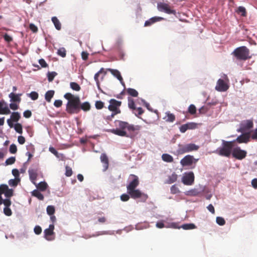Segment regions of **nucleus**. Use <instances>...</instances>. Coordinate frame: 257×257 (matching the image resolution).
I'll return each mask as SVG.
<instances>
[{
	"label": "nucleus",
	"mask_w": 257,
	"mask_h": 257,
	"mask_svg": "<svg viewBox=\"0 0 257 257\" xmlns=\"http://www.w3.org/2000/svg\"><path fill=\"white\" fill-rule=\"evenodd\" d=\"M65 169H66L65 175L68 177L71 176L72 174V169L68 166H66Z\"/></svg>",
	"instance_id": "e2e57ef3"
},
{
	"label": "nucleus",
	"mask_w": 257,
	"mask_h": 257,
	"mask_svg": "<svg viewBox=\"0 0 257 257\" xmlns=\"http://www.w3.org/2000/svg\"><path fill=\"white\" fill-rule=\"evenodd\" d=\"M162 159L164 162L167 163H171L173 161V157L168 154H163L162 156Z\"/></svg>",
	"instance_id": "7c9ffc66"
},
{
	"label": "nucleus",
	"mask_w": 257,
	"mask_h": 257,
	"mask_svg": "<svg viewBox=\"0 0 257 257\" xmlns=\"http://www.w3.org/2000/svg\"><path fill=\"white\" fill-rule=\"evenodd\" d=\"M149 226L148 223L145 222L144 224H138L136 225V228L137 230L146 228Z\"/></svg>",
	"instance_id": "09e8293b"
},
{
	"label": "nucleus",
	"mask_w": 257,
	"mask_h": 257,
	"mask_svg": "<svg viewBox=\"0 0 257 257\" xmlns=\"http://www.w3.org/2000/svg\"><path fill=\"white\" fill-rule=\"evenodd\" d=\"M234 141H222V147L216 150V153L220 156L228 157L230 156L233 148Z\"/></svg>",
	"instance_id": "7ed1b4c3"
},
{
	"label": "nucleus",
	"mask_w": 257,
	"mask_h": 257,
	"mask_svg": "<svg viewBox=\"0 0 257 257\" xmlns=\"http://www.w3.org/2000/svg\"><path fill=\"white\" fill-rule=\"evenodd\" d=\"M13 127L18 133L20 134H22L23 133L22 125L21 123H15V124H14Z\"/></svg>",
	"instance_id": "4c0bfd02"
},
{
	"label": "nucleus",
	"mask_w": 257,
	"mask_h": 257,
	"mask_svg": "<svg viewBox=\"0 0 257 257\" xmlns=\"http://www.w3.org/2000/svg\"><path fill=\"white\" fill-rule=\"evenodd\" d=\"M21 94H15L13 92L11 93L9 96L11 99V101L17 102L19 103L21 101L20 96Z\"/></svg>",
	"instance_id": "bb28decb"
},
{
	"label": "nucleus",
	"mask_w": 257,
	"mask_h": 257,
	"mask_svg": "<svg viewBox=\"0 0 257 257\" xmlns=\"http://www.w3.org/2000/svg\"><path fill=\"white\" fill-rule=\"evenodd\" d=\"M13 189H10L6 184H2L0 185V205L2 204V202L5 199L2 198V194H4L6 197V199H10L13 195Z\"/></svg>",
	"instance_id": "6e6552de"
},
{
	"label": "nucleus",
	"mask_w": 257,
	"mask_h": 257,
	"mask_svg": "<svg viewBox=\"0 0 257 257\" xmlns=\"http://www.w3.org/2000/svg\"><path fill=\"white\" fill-rule=\"evenodd\" d=\"M233 55L237 60H246L250 59L249 50L246 46H241L234 49Z\"/></svg>",
	"instance_id": "f03ea898"
},
{
	"label": "nucleus",
	"mask_w": 257,
	"mask_h": 257,
	"mask_svg": "<svg viewBox=\"0 0 257 257\" xmlns=\"http://www.w3.org/2000/svg\"><path fill=\"white\" fill-rule=\"evenodd\" d=\"M177 180V174L174 173L171 176H169L168 179L166 181V183L168 184H172L175 182Z\"/></svg>",
	"instance_id": "e433bc0d"
},
{
	"label": "nucleus",
	"mask_w": 257,
	"mask_h": 257,
	"mask_svg": "<svg viewBox=\"0 0 257 257\" xmlns=\"http://www.w3.org/2000/svg\"><path fill=\"white\" fill-rule=\"evenodd\" d=\"M54 94V91L53 90H49L46 93L45 95V98L46 101L48 102H50L52 98L53 97Z\"/></svg>",
	"instance_id": "72a5a7b5"
},
{
	"label": "nucleus",
	"mask_w": 257,
	"mask_h": 257,
	"mask_svg": "<svg viewBox=\"0 0 257 257\" xmlns=\"http://www.w3.org/2000/svg\"><path fill=\"white\" fill-rule=\"evenodd\" d=\"M130 196L128 193H124L120 196V199L122 201H127L129 200Z\"/></svg>",
	"instance_id": "052dcab7"
},
{
	"label": "nucleus",
	"mask_w": 257,
	"mask_h": 257,
	"mask_svg": "<svg viewBox=\"0 0 257 257\" xmlns=\"http://www.w3.org/2000/svg\"><path fill=\"white\" fill-rule=\"evenodd\" d=\"M198 127V124L194 122H188L182 125L180 128V131L184 133L188 130H194Z\"/></svg>",
	"instance_id": "dca6fc26"
},
{
	"label": "nucleus",
	"mask_w": 257,
	"mask_h": 257,
	"mask_svg": "<svg viewBox=\"0 0 257 257\" xmlns=\"http://www.w3.org/2000/svg\"><path fill=\"white\" fill-rule=\"evenodd\" d=\"M235 12L238 15H240L242 17H246L247 15V12L245 8L242 6L238 7L235 10Z\"/></svg>",
	"instance_id": "cd10ccee"
},
{
	"label": "nucleus",
	"mask_w": 257,
	"mask_h": 257,
	"mask_svg": "<svg viewBox=\"0 0 257 257\" xmlns=\"http://www.w3.org/2000/svg\"><path fill=\"white\" fill-rule=\"evenodd\" d=\"M57 75L55 72H48L47 74L48 80L49 82L52 81Z\"/></svg>",
	"instance_id": "de8ad7c7"
},
{
	"label": "nucleus",
	"mask_w": 257,
	"mask_h": 257,
	"mask_svg": "<svg viewBox=\"0 0 257 257\" xmlns=\"http://www.w3.org/2000/svg\"><path fill=\"white\" fill-rule=\"evenodd\" d=\"M16 158L14 157H11L6 160L5 161L6 165H12L15 163Z\"/></svg>",
	"instance_id": "5fc2aeb1"
},
{
	"label": "nucleus",
	"mask_w": 257,
	"mask_h": 257,
	"mask_svg": "<svg viewBox=\"0 0 257 257\" xmlns=\"http://www.w3.org/2000/svg\"><path fill=\"white\" fill-rule=\"evenodd\" d=\"M47 213L49 215L54 214L55 211V209L53 205H48L46 208Z\"/></svg>",
	"instance_id": "a19ab883"
},
{
	"label": "nucleus",
	"mask_w": 257,
	"mask_h": 257,
	"mask_svg": "<svg viewBox=\"0 0 257 257\" xmlns=\"http://www.w3.org/2000/svg\"><path fill=\"white\" fill-rule=\"evenodd\" d=\"M120 105L121 101H117L114 99H111L109 100V105L108 108L110 111H112V113L110 115L107 116V119H111L115 115L120 112L119 108Z\"/></svg>",
	"instance_id": "423d86ee"
},
{
	"label": "nucleus",
	"mask_w": 257,
	"mask_h": 257,
	"mask_svg": "<svg viewBox=\"0 0 257 257\" xmlns=\"http://www.w3.org/2000/svg\"><path fill=\"white\" fill-rule=\"evenodd\" d=\"M157 9L159 11L168 14L175 15L176 11L173 10L171 5L164 2H160L157 4Z\"/></svg>",
	"instance_id": "1a4fd4ad"
},
{
	"label": "nucleus",
	"mask_w": 257,
	"mask_h": 257,
	"mask_svg": "<svg viewBox=\"0 0 257 257\" xmlns=\"http://www.w3.org/2000/svg\"><path fill=\"white\" fill-rule=\"evenodd\" d=\"M28 95L33 100H36L38 98V94L35 91H32Z\"/></svg>",
	"instance_id": "6e6d98bb"
},
{
	"label": "nucleus",
	"mask_w": 257,
	"mask_h": 257,
	"mask_svg": "<svg viewBox=\"0 0 257 257\" xmlns=\"http://www.w3.org/2000/svg\"><path fill=\"white\" fill-rule=\"evenodd\" d=\"M100 161L103 164V171H105L108 167V159L106 155L102 153L100 156Z\"/></svg>",
	"instance_id": "412c9836"
},
{
	"label": "nucleus",
	"mask_w": 257,
	"mask_h": 257,
	"mask_svg": "<svg viewBox=\"0 0 257 257\" xmlns=\"http://www.w3.org/2000/svg\"><path fill=\"white\" fill-rule=\"evenodd\" d=\"M253 126V121L251 120H246L241 123V126L240 127V131L244 132L246 131Z\"/></svg>",
	"instance_id": "aec40b11"
},
{
	"label": "nucleus",
	"mask_w": 257,
	"mask_h": 257,
	"mask_svg": "<svg viewBox=\"0 0 257 257\" xmlns=\"http://www.w3.org/2000/svg\"><path fill=\"white\" fill-rule=\"evenodd\" d=\"M64 97L65 99L68 100V101H70L71 100H72L73 99H74V98H77L79 96H74V95L70 93H67L64 95Z\"/></svg>",
	"instance_id": "8fccbe9b"
},
{
	"label": "nucleus",
	"mask_w": 257,
	"mask_h": 257,
	"mask_svg": "<svg viewBox=\"0 0 257 257\" xmlns=\"http://www.w3.org/2000/svg\"><path fill=\"white\" fill-rule=\"evenodd\" d=\"M4 38L5 39V40L7 42H8V43H10L11 42H12L13 41V38L11 36H9L8 34H5L4 35Z\"/></svg>",
	"instance_id": "69168bd1"
},
{
	"label": "nucleus",
	"mask_w": 257,
	"mask_h": 257,
	"mask_svg": "<svg viewBox=\"0 0 257 257\" xmlns=\"http://www.w3.org/2000/svg\"><path fill=\"white\" fill-rule=\"evenodd\" d=\"M35 185L39 190L42 191H45L48 187V185L45 182H41L37 185L36 184Z\"/></svg>",
	"instance_id": "2f4dec72"
},
{
	"label": "nucleus",
	"mask_w": 257,
	"mask_h": 257,
	"mask_svg": "<svg viewBox=\"0 0 257 257\" xmlns=\"http://www.w3.org/2000/svg\"><path fill=\"white\" fill-rule=\"evenodd\" d=\"M45 238L49 241L53 240L54 237L52 236L54 234V231L50 230L48 228L44 230V231Z\"/></svg>",
	"instance_id": "393cba45"
},
{
	"label": "nucleus",
	"mask_w": 257,
	"mask_h": 257,
	"mask_svg": "<svg viewBox=\"0 0 257 257\" xmlns=\"http://www.w3.org/2000/svg\"><path fill=\"white\" fill-rule=\"evenodd\" d=\"M209 109L207 106H203L199 109V113L205 114L209 110Z\"/></svg>",
	"instance_id": "864d4df0"
},
{
	"label": "nucleus",
	"mask_w": 257,
	"mask_h": 257,
	"mask_svg": "<svg viewBox=\"0 0 257 257\" xmlns=\"http://www.w3.org/2000/svg\"><path fill=\"white\" fill-rule=\"evenodd\" d=\"M127 93L133 97H137L138 95V91L133 88H129L127 90Z\"/></svg>",
	"instance_id": "79ce46f5"
},
{
	"label": "nucleus",
	"mask_w": 257,
	"mask_h": 257,
	"mask_svg": "<svg viewBox=\"0 0 257 257\" xmlns=\"http://www.w3.org/2000/svg\"><path fill=\"white\" fill-rule=\"evenodd\" d=\"M90 109V105L88 102H85L81 104L80 103V110L82 109L83 111H87Z\"/></svg>",
	"instance_id": "473e14b6"
},
{
	"label": "nucleus",
	"mask_w": 257,
	"mask_h": 257,
	"mask_svg": "<svg viewBox=\"0 0 257 257\" xmlns=\"http://www.w3.org/2000/svg\"><path fill=\"white\" fill-rule=\"evenodd\" d=\"M72 100L68 101L66 104L67 112L70 114L77 113L80 111V98H74Z\"/></svg>",
	"instance_id": "20e7f679"
},
{
	"label": "nucleus",
	"mask_w": 257,
	"mask_h": 257,
	"mask_svg": "<svg viewBox=\"0 0 257 257\" xmlns=\"http://www.w3.org/2000/svg\"><path fill=\"white\" fill-rule=\"evenodd\" d=\"M57 54L63 58L65 57L66 55L65 49L64 47L60 48L58 50Z\"/></svg>",
	"instance_id": "c03bdc74"
},
{
	"label": "nucleus",
	"mask_w": 257,
	"mask_h": 257,
	"mask_svg": "<svg viewBox=\"0 0 257 257\" xmlns=\"http://www.w3.org/2000/svg\"><path fill=\"white\" fill-rule=\"evenodd\" d=\"M195 176L193 172L190 171L183 174L181 182L185 185L191 186L194 183Z\"/></svg>",
	"instance_id": "9b49d317"
},
{
	"label": "nucleus",
	"mask_w": 257,
	"mask_h": 257,
	"mask_svg": "<svg viewBox=\"0 0 257 257\" xmlns=\"http://www.w3.org/2000/svg\"><path fill=\"white\" fill-rule=\"evenodd\" d=\"M9 151L11 154H15L17 151V148L16 145L13 144L11 145L9 148Z\"/></svg>",
	"instance_id": "13d9d810"
},
{
	"label": "nucleus",
	"mask_w": 257,
	"mask_h": 257,
	"mask_svg": "<svg viewBox=\"0 0 257 257\" xmlns=\"http://www.w3.org/2000/svg\"><path fill=\"white\" fill-rule=\"evenodd\" d=\"M55 28L57 30H60L61 29V24L56 17H53L51 19Z\"/></svg>",
	"instance_id": "c756f323"
},
{
	"label": "nucleus",
	"mask_w": 257,
	"mask_h": 257,
	"mask_svg": "<svg viewBox=\"0 0 257 257\" xmlns=\"http://www.w3.org/2000/svg\"><path fill=\"white\" fill-rule=\"evenodd\" d=\"M114 234L113 231H99L97 232L96 234L92 235L91 236L94 237L100 235H104V234H110L112 235Z\"/></svg>",
	"instance_id": "ea45409f"
},
{
	"label": "nucleus",
	"mask_w": 257,
	"mask_h": 257,
	"mask_svg": "<svg viewBox=\"0 0 257 257\" xmlns=\"http://www.w3.org/2000/svg\"><path fill=\"white\" fill-rule=\"evenodd\" d=\"M108 71H109L112 75H113L114 77H115L120 82L121 84L124 87V83L123 81V79L120 75L119 71L116 69H113L111 68H108L107 69Z\"/></svg>",
	"instance_id": "6ab92c4d"
},
{
	"label": "nucleus",
	"mask_w": 257,
	"mask_h": 257,
	"mask_svg": "<svg viewBox=\"0 0 257 257\" xmlns=\"http://www.w3.org/2000/svg\"><path fill=\"white\" fill-rule=\"evenodd\" d=\"M70 86L71 89L77 91H79L81 88L77 83L74 82H71Z\"/></svg>",
	"instance_id": "a18cd8bd"
},
{
	"label": "nucleus",
	"mask_w": 257,
	"mask_h": 257,
	"mask_svg": "<svg viewBox=\"0 0 257 257\" xmlns=\"http://www.w3.org/2000/svg\"><path fill=\"white\" fill-rule=\"evenodd\" d=\"M134 113L136 115L138 116L139 115H141L144 112V110H143L142 107H138L136 108L135 110H134Z\"/></svg>",
	"instance_id": "bf43d9fd"
},
{
	"label": "nucleus",
	"mask_w": 257,
	"mask_h": 257,
	"mask_svg": "<svg viewBox=\"0 0 257 257\" xmlns=\"http://www.w3.org/2000/svg\"><path fill=\"white\" fill-rule=\"evenodd\" d=\"M157 228H162L164 227L177 228V223L175 222H170L168 219L163 220L161 221L157 222L156 224Z\"/></svg>",
	"instance_id": "ddd939ff"
},
{
	"label": "nucleus",
	"mask_w": 257,
	"mask_h": 257,
	"mask_svg": "<svg viewBox=\"0 0 257 257\" xmlns=\"http://www.w3.org/2000/svg\"><path fill=\"white\" fill-rule=\"evenodd\" d=\"M127 193L132 198H140L142 201H145L148 198V195L142 192L139 189H133L127 191Z\"/></svg>",
	"instance_id": "9d476101"
},
{
	"label": "nucleus",
	"mask_w": 257,
	"mask_h": 257,
	"mask_svg": "<svg viewBox=\"0 0 257 257\" xmlns=\"http://www.w3.org/2000/svg\"><path fill=\"white\" fill-rule=\"evenodd\" d=\"M21 118L20 113L18 112H13L11 113V117L7 119V123L10 127L12 128L14 126L13 122H17Z\"/></svg>",
	"instance_id": "2eb2a0df"
},
{
	"label": "nucleus",
	"mask_w": 257,
	"mask_h": 257,
	"mask_svg": "<svg viewBox=\"0 0 257 257\" xmlns=\"http://www.w3.org/2000/svg\"><path fill=\"white\" fill-rule=\"evenodd\" d=\"M95 105L97 109H100L103 107L104 103L101 101H96Z\"/></svg>",
	"instance_id": "680f3d73"
},
{
	"label": "nucleus",
	"mask_w": 257,
	"mask_h": 257,
	"mask_svg": "<svg viewBox=\"0 0 257 257\" xmlns=\"http://www.w3.org/2000/svg\"><path fill=\"white\" fill-rule=\"evenodd\" d=\"M166 116L164 117V119H166V120L169 122H172L175 119V116L172 113H170L169 112H166Z\"/></svg>",
	"instance_id": "c9c22d12"
},
{
	"label": "nucleus",
	"mask_w": 257,
	"mask_h": 257,
	"mask_svg": "<svg viewBox=\"0 0 257 257\" xmlns=\"http://www.w3.org/2000/svg\"><path fill=\"white\" fill-rule=\"evenodd\" d=\"M180 228H182L185 230H190V229H193L196 228V226L193 223H188V224H183L181 226H178V229H179Z\"/></svg>",
	"instance_id": "c85d7f7f"
},
{
	"label": "nucleus",
	"mask_w": 257,
	"mask_h": 257,
	"mask_svg": "<svg viewBox=\"0 0 257 257\" xmlns=\"http://www.w3.org/2000/svg\"><path fill=\"white\" fill-rule=\"evenodd\" d=\"M39 63L41 66V67H43V68H45V67H47V66H48L45 60L43 59H40L39 60Z\"/></svg>",
	"instance_id": "338daca9"
},
{
	"label": "nucleus",
	"mask_w": 257,
	"mask_h": 257,
	"mask_svg": "<svg viewBox=\"0 0 257 257\" xmlns=\"http://www.w3.org/2000/svg\"><path fill=\"white\" fill-rule=\"evenodd\" d=\"M188 112L192 114H195L196 113V108L194 104H191L189 105L188 109Z\"/></svg>",
	"instance_id": "37998d69"
},
{
	"label": "nucleus",
	"mask_w": 257,
	"mask_h": 257,
	"mask_svg": "<svg viewBox=\"0 0 257 257\" xmlns=\"http://www.w3.org/2000/svg\"><path fill=\"white\" fill-rule=\"evenodd\" d=\"M20 181L19 179L17 180V179H10L8 183L10 186H13V187H16L18 185V182Z\"/></svg>",
	"instance_id": "4d7b16f0"
},
{
	"label": "nucleus",
	"mask_w": 257,
	"mask_h": 257,
	"mask_svg": "<svg viewBox=\"0 0 257 257\" xmlns=\"http://www.w3.org/2000/svg\"><path fill=\"white\" fill-rule=\"evenodd\" d=\"M28 173L29 175L30 179L31 182L36 184L35 181L36 180L37 177V171L36 169H29L28 170Z\"/></svg>",
	"instance_id": "b1692460"
},
{
	"label": "nucleus",
	"mask_w": 257,
	"mask_h": 257,
	"mask_svg": "<svg viewBox=\"0 0 257 257\" xmlns=\"http://www.w3.org/2000/svg\"><path fill=\"white\" fill-rule=\"evenodd\" d=\"M29 28L30 30L34 33H36L38 31L37 27L34 24H30Z\"/></svg>",
	"instance_id": "774afa93"
},
{
	"label": "nucleus",
	"mask_w": 257,
	"mask_h": 257,
	"mask_svg": "<svg viewBox=\"0 0 257 257\" xmlns=\"http://www.w3.org/2000/svg\"><path fill=\"white\" fill-rule=\"evenodd\" d=\"M229 88L228 85L223 79H219L217 82L215 89L218 91L223 92L226 91Z\"/></svg>",
	"instance_id": "f3484780"
},
{
	"label": "nucleus",
	"mask_w": 257,
	"mask_h": 257,
	"mask_svg": "<svg viewBox=\"0 0 257 257\" xmlns=\"http://www.w3.org/2000/svg\"><path fill=\"white\" fill-rule=\"evenodd\" d=\"M164 20V18L161 17H154L146 21L145 23L144 26L145 27H148L151 26L152 24L155 23V22L161 21Z\"/></svg>",
	"instance_id": "4be33fe9"
},
{
	"label": "nucleus",
	"mask_w": 257,
	"mask_h": 257,
	"mask_svg": "<svg viewBox=\"0 0 257 257\" xmlns=\"http://www.w3.org/2000/svg\"><path fill=\"white\" fill-rule=\"evenodd\" d=\"M198 161V159H195L193 156L188 155L180 161V164L183 168L191 169L195 167Z\"/></svg>",
	"instance_id": "39448f33"
},
{
	"label": "nucleus",
	"mask_w": 257,
	"mask_h": 257,
	"mask_svg": "<svg viewBox=\"0 0 257 257\" xmlns=\"http://www.w3.org/2000/svg\"><path fill=\"white\" fill-rule=\"evenodd\" d=\"M199 192L197 189H192L187 191L186 194L189 196H196L198 195Z\"/></svg>",
	"instance_id": "58836bf2"
},
{
	"label": "nucleus",
	"mask_w": 257,
	"mask_h": 257,
	"mask_svg": "<svg viewBox=\"0 0 257 257\" xmlns=\"http://www.w3.org/2000/svg\"><path fill=\"white\" fill-rule=\"evenodd\" d=\"M249 136L248 134H244L239 136H238L235 141L239 143H246L249 141ZM235 141H234V142Z\"/></svg>",
	"instance_id": "5701e85b"
},
{
	"label": "nucleus",
	"mask_w": 257,
	"mask_h": 257,
	"mask_svg": "<svg viewBox=\"0 0 257 257\" xmlns=\"http://www.w3.org/2000/svg\"><path fill=\"white\" fill-rule=\"evenodd\" d=\"M11 203L12 202L10 199H5L4 201L2 202V204H4L5 206V207L4 209V213L8 216H11L12 214V210L10 208Z\"/></svg>",
	"instance_id": "a211bd4d"
},
{
	"label": "nucleus",
	"mask_w": 257,
	"mask_h": 257,
	"mask_svg": "<svg viewBox=\"0 0 257 257\" xmlns=\"http://www.w3.org/2000/svg\"><path fill=\"white\" fill-rule=\"evenodd\" d=\"M216 221L218 225L221 226L224 225L225 224V220L222 217H217Z\"/></svg>",
	"instance_id": "3c124183"
},
{
	"label": "nucleus",
	"mask_w": 257,
	"mask_h": 257,
	"mask_svg": "<svg viewBox=\"0 0 257 257\" xmlns=\"http://www.w3.org/2000/svg\"><path fill=\"white\" fill-rule=\"evenodd\" d=\"M11 111L7 105H4L0 102V114H9Z\"/></svg>",
	"instance_id": "a878e982"
},
{
	"label": "nucleus",
	"mask_w": 257,
	"mask_h": 257,
	"mask_svg": "<svg viewBox=\"0 0 257 257\" xmlns=\"http://www.w3.org/2000/svg\"><path fill=\"white\" fill-rule=\"evenodd\" d=\"M115 125L117 126V128L109 130L108 132L121 137H128L126 131L131 133L139 131L141 128L139 125L130 124L126 122L120 120L116 121Z\"/></svg>",
	"instance_id": "f257e3e1"
},
{
	"label": "nucleus",
	"mask_w": 257,
	"mask_h": 257,
	"mask_svg": "<svg viewBox=\"0 0 257 257\" xmlns=\"http://www.w3.org/2000/svg\"><path fill=\"white\" fill-rule=\"evenodd\" d=\"M128 184L126 185L127 191L136 189L139 184V178L137 176L131 174L128 179Z\"/></svg>",
	"instance_id": "f8f14e48"
},
{
	"label": "nucleus",
	"mask_w": 257,
	"mask_h": 257,
	"mask_svg": "<svg viewBox=\"0 0 257 257\" xmlns=\"http://www.w3.org/2000/svg\"><path fill=\"white\" fill-rule=\"evenodd\" d=\"M99 75V74L98 72L95 73L94 75V79L96 82L98 89L100 91H101V89L100 86V82H99V81L98 79Z\"/></svg>",
	"instance_id": "49530a36"
},
{
	"label": "nucleus",
	"mask_w": 257,
	"mask_h": 257,
	"mask_svg": "<svg viewBox=\"0 0 257 257\" xmlns=\"http://www.w3.org/2000/svg\"><path fill=\"white\" fill-rule=\"evenodd\" d=\"M128 106L132 109L135 110L136 109L135 102L132 98H128Z\"/></svg>",
	"instance_id": "603ef678"
},
{
	"label": "nucleus",
	"mask_w": 257,
	"mask_h": 257,
	"mask_svg": "<svg viewBox=\"0 0 257 257\" xmlns=\"http://www.w3.org/2000/svg\"><path fill=\"white\" fill-rule=\"evenodd\" d=\"M34 231L36 234H40L42 232V228L40 226L37 225L34 227Z\"/></svg>",
	"instance_id": "0e129e2a"
},
{
	"label": "nucleus",
	"mask_w": 257,
	"mask_h": 257,
	"mask_svg": "<svg viewBox=\"0 0 257 257\" xmlns=\"http://www.w3.org/2000/svg\"><path fill=\"white\" fill-rule=\"evenodd\" d=\"M32 194L33 196L37 197L38 199L40 200H43L44 199L43 195L37 190H34L32 192Z\"/></svg>",
	"instance_id": "f704fd0d"
},
{
	"label": "nucleus",
	"mask_w": 257,
	"mask_h": 257,
	"mask_svg": "<svg viewBox=\"0 0 257 257\" xmlns=\"http://www.w3.org/2000/svg\"><path fill=\"white\" fill-rule=\"evenodd\" d=\"M199 148V147L194 144H179L178 145V154H183L192 151H197Z\"/></svg>",
	"instance_id": "0eeeda50"
},
{
	"label": "nucleus",
	"mask_w": 257,
	"mask_h": 257,
	"mask_svg": "<svg viewBox=\"0 0 257 257\" xmlns=\"http://www.w3.org/2000/svg\"><path fill=\"white\" fill-rule=\"evenodd\" d=\"M232 156L238 160H242L245 158L247 153L245 151L241 150L239 147L234 148L232 151Z\"/></svg>",
	"instance_id": "4468645a"
}]
</instances>
